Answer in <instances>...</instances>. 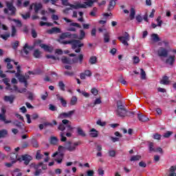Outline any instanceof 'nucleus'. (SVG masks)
Here are the masks:
<instances>
[{
  "label": "nucleus",
  "mask_w": 176,
  "mask_h": 176,
  "mask_svg": "<svg viewBox=\"0 0 176 176\" xmlns=\"http://www.w3.org/2000/svg\"><path fill=\"white\" fill-rule=\"evenodd\" d=\"M1 68L2 67L0 65V78H4L3 79V82L6 85V89L7 90H10V91H12L13 89H12V85L9 84V82H10V80L6 78V74H3V71L1 70Z\"/></svg>",
  "instance_id": "obj_4"
},
{
  "label": "nucleus",
  "mask_w": 176,
  "mask_h": 176,
  "mask_svg": "<svg viewBox=\"0 0 176 176\" xmlns=\"http://www.w3.org/2000/svg\"><path fill=\"white\" fill-rule=\"evenodd\" d=\"M138 119H139L140 122H148L149 120V118L144 115L142 113H138Z\"/></svg>",
  "instance_id": "obj_21"
},
{
  "label": "nucleus",
  "mask_w": 176,
  "mask_h": 176,
  "mask_svg": "<svg viewBox=\"0 0 176 176\" xmlns=\"http://www.w3.org/2000/svg\"><path fill=\"white\" fill-rule=\"evenodd\" d=\"M75 113V110L69 111L67 113H62L58 116L59 119H67V118H71L72 115Z\"/></svg>",
  "instance_id": "obj_11"
},
{
  "label": "nucleus",
  "mask_w": 176,
  "mask_h": 176,
  "mask_svg": "<svg viewBox=\"0 0 176 176\" xmlns=\"http://www.w3.org/2000/svg\"><path fill=\"white\" fill-rule=\"evenodd\" d=\"M118 39H119L122 44L124 46H129V43H127V41H130V35L129 33L125 32L124 36H119L118 37Z\"/></svg>",
  "instance_id": "obj_7"
},
{
  "label": "nucleus",
  "mask_w": 176,
  "mask_h": 176,
  "mask_svg": "<svg viewBox=\"0 0 176 176\" xmlns=\"http://www.w3.org/2000/svg\"><path fill=\"white\" fill-rule=\"evenodd\" d=\"M159 57H167L168 56V50L164 47H160L157 50Z\"/></svg>",
  "instance_id": "obj_8"
},
{
  "label": "nucleus",
  "mask_w": 176,
  "mask_h": 176,
  "mask_svg": "<svg viewBox=\"0 0 176 176\" xmlns=\"http://www.w3.org/2000/svg\"><path fill=\"white\" fill-rule=\"evenodd\" d=\"M140 72H141V78L146 79V74L145 73V71H144L143 69H140Z\"/></svg>",
  "instance_id": "obj_55"
},
{
  "label": "nucleus",
  "mask_w": 176,
  "mask_h": 176,
  "mask_svg": "<svg viewBox=\"0 0 176 176\" xmlns=\"http://www.w3.org/2000/svg\"><path fill=\"white\" fill-rule=\"evenodd\" d=\"M58 87L62 91H65V84H64V82L59 81L58 82Z\"/></svg>",
  "instance_id": "obj_36"
},
{
  "label": "nucleus",
  "mask_w": 176,
  "mask_h": 176,
  "mask_svg": "<svg viewBox=\"0 0 176 176\" xmlns=\"http://www.w3.org/2000/svg\"><path fill=\"white\" fill-rule=\"evenodd\" d=\"M43 158V155L41 154V151H37L36 153V160H41V159Z\"/></svg>",
  "instance_id": "obj_40"
},
{
  "label": "nucleus",
  "mask_w": 176,
  "mask_h": 176,
  "mask_svg": "<svg viewBox=\"0 0 176 176\" xmlns=\"http://www.w3.org/2000/svg\"><path fill=\"white\" fill-rule=\"evenodd\" d=\"M175 170H176L175 166H171L169 169L170 173L168 176H176Z\"/></svg>",
  "instance_id": "obj_31"
},
{
  "label": "nucleus",
  "mask_w": 176,
  "mask_h": 176,
  "mask_svg": "<svg viewBox=\"0 0 176 176\" xmlns=\"http://www.w3.org/2000/svg\"><path fill=\"white\" fill-rule=\"evenodd\" d=\"M42 174V169H36V171L34 172L35 176H39Z\"/></svg>",
  "instance_id": "obj_62"
},
{
  "label": "nucleus",
  "mask_w": 176,
  "mask_h": 176,
  "mask_svg": "<svg viewBox=\"0 0 176 176\" xmlns=\"http://www.w3.org/2000/svg\"><path fill=\"white\" fill-rule=\"evenodd\" d=\"M153 138H154V140H161L162 139V135L159 134V133H155L153 136Z\"/></svg>",
  "instance_id": "obj_57"
},
{
  "label": "nucleus",
  "mask_w": 176,
  "mask_h": 176,
  "mask_svg": "<svg viewBox=\"0 0 176 176\" xmlns=\"http://www.w3.org/2000/svg\"><path fill=\"white\" fill-rule=\"evenodd\" d=\"M32 49H34L33 46H30L28 43H25L23 48V52L25 56H28L30 51L32 50Z\"/></svg>",
  "instance_id": "obj_15"
},
{
  "label": "nucleus",
  "mask_w": 176,
  "mask_h": 176,
  "mask_svg": "<svg viewBox=\"0 0 176 176\" xmlns=\"http://www.w3.org/2000/svg\"><path fill=\"white\" fill-rule=\"evenodd\" d=\"M17 32V30H16V28L14 26H12V34L11 36L13 38L14 36H16V34Z\"/></svg>",
  "instance_id": "obj_52"
},
{
  "label": "nucleus",
  "mask_w": 176,
  "mask_h": 176,
  "mask_svg": "<svg viewBox=\"0 0 176 176\" xmlns=\"http://www.w3.org/2000/svg\"><path fill=\"white\" fill-rule=\"evenodd\" d=\"M49 109H50V111H54L57 109V107L56 106L53 105L52 104H49Z\"/></svg>",
  "instance_id": "obj_60"
},
{
  "label": "nucleus",
  "mask_w": 176,
  "mask_h": 176,
  "mask_svg": "<svg viewBox=\"0 0 176 176\" xmlns=\"http://www.w3.org/2000/svg\"><path fill=\"white\" fill-rule=\"evenodd\" d=\"M61 61L63 64H72V60L71 58H67V56H63Z\"/></svg>",
  "instance_id": "obj_25"
},
{
  "label": "nucleus",
  "mask_w": 176,
  "mask_h": 176,
  "mask_svg": "<svg viewBox=\"0 0 176 176\" xmlns=\"http://www.w3.org/2000/svg\"><path fill=\"white\" fill-rule=\"evenodd\" d=\"M1 113H0V120L1 122H4L6 124H8V123H12V120H7L6 117H5V114L6 113V109L5 108L1 109Z\"/></svg>",
  "instance_id": "obj_9"
},
{
  "label": "nucleus",
  "mask_w": 176,
  "mask_h": 176,
  "mask_svg": "<svg viewBox=\"0 0 176 176\" xmlns=\"http://www.w3.org/2000/svg\"><path fill=\"white\" fill-rule=\"evenodd\" d=\"M87 176H94V171L91 170H89L87 171Z\"/></svg>",
  "instance_id": "obj_64"
},
{
  "label": "nucleus",
  "mask_w": 176,
  "mask_h": 176,
  "mask_svg": "<svg viewBox=\"0 0 176 176\" xmlns=\"http://www.w3.org/2000/svg\"><path fill=\"white\" fill-rule=\"evenodd\" d=\"M10 160H12V163H16V162H17V154L14 153H12L10 155Z\"/></svg>",
  "instance_id": "obj_29"
},
{
  "label": "nucleus",
  "mask_w": 176,
  "mask_h": 176,
  "mask_svg": "<svg viewBox=\"0 0 176 176\" xmlns=\"http://www.w3.org/2000/svg\"><path fill=\"white\" fill-rule=\"evenodd\" d=\"M78 145H80V142H76L72 143V142H66L65 143V146H66V151H69V152H75L76 151V146Z\"/></svg>",
  "instance_id": "obj_5"
},
{
  "label": "nucleus",
  "mask_w": 176,
  "mask_h": 176,
  "mask_svg": "<svg viewBox=\"0 0 176 176\" xmlns=\"http://www.w3.org/2000/svg\"><path fill=\"white\" fill-rule=\"evenodd\" d=\"M173 135V131H167L163 135L164 138H170Z\"/></svg>",
  "instance_id": "obj_49"
},
{
  "label": "nucleus",
  "mask_w": 176,
  "mask_h": 176,
  "mask_svg": "<svg viewBox=\"0 0 176 176\" xmlns=\"http://www.w3.org/2000/svg\"><path fill=\"white\" fill-rule=\"evenodd\" d=\"M10 37V34L6 33V34H1L0 38L3 39L4 41H8V38Z\"/></svg>",
  "instance_id": "obj_44"
},
{
  "label": "nucleus",
  "mask_w": 176,
  "mask_h": 176,
  "mask_svg": "<svg viewBox=\"0 0 176 176\" xmlns=\"http://www.w3.org/2000/svg\"><path fill=\"white\" fill-rule=\"evenodd\" d=\"M20 173V169L16 168L15 170H14L12 172V176H16V175H17V173Z\"/></svg>",
  "instance_id": "obj_63"
},
{
  "label": "nucleus",
  "mask_w": 176,
  "mask_h": 176,
  "mask_svg": "<svg viewBox=\"0 0 176 176\" xmlns=\"http://www.w3.org/2000/svg\"><path fill=\"white\" fill-rule=\"evenodd\" d=\"M96 124H98V126H101V127H104V126L107 125V122H102L101 121V120H98L96 122Z\"/></svg>",
  "instance_id": "obj_45"
},
{
  "label": "nucleus",
  "mask_w": 176,
  "mask_h": 176,
  "mask_svg": "<svg viewBox=\"0 0 176 176\" xmlns=\"http://www.w3.org/2000/svg\"><path fill=\"white\" fill-rule=\"evenodd\" d=\"M135 20L138 23H142L143 18L141 15H138L135 16Z\"/></svg>",
  "instance_id": "obj_61"
},
{
  "label": "nucleus",
  "mask_w": 176,
  "mask_h": 176,
  "mask_svg": "<svg viewBox=\"0 0 176 176\" xmlns=\"http://www.w3.org/2000/svg\"><path fill=\"white\" fill-rule=\"evenodd\" d=\"M60 34L61 32V30L58 28H53L51 30H47V34Z\"/></svg>",
  "instance_id": "obj_22"
},
{
  "label": "nucleus",
  "mask_w": 176,
  "mask_h": 176,
  "mask_svg": "<svg viewBox=\"0 0 176 176\" xmlns=\"http://www.w3.org/2000/svg\"><path fill=\"white\" fill-rule=\"evenodd\" d=\"M32 159V157L28 155L22 156V160H23L24 164H25V166H28V164H30V162H31Z\"/></svg>",
  "instance_id": "obj_18"
},
{
  "label": "nucleus",
  "mask_w": 176,
  "mask_h": 176,
  "mask_svg": "<svg viewBox=\"0 0 176 176\" xmlns=\"http://www.w3.org/2000/svg\"><path fill=\"white\" fill-rule=\"evenodd\" d=\"M141 159V155H133L131 157V162H137V160H140Z\"/></svg>",
  "instance_id": "obj_42"
},
{
  "label": "nucleus",
  "mask_w": 176,
  "mask_h": 176,
  "mask_svg": "<svg viewBox=\"0 0 176 176\" xmlns=\"http://www.w3.org/2000/svg\"><path fill=\"white\" fill-rule=\"evenodd\" d=\"M8 135V130L2 129L0 131V138H5Z\"/></svg>",
  "instance_id": "obj_33"
},
{
  "label": "nucleus",
  "mask_w": 176,
  "mask_h": 176,
  "mask_svg": "<svg viewBox=\"0 0 176 176\" xmlns=\"http://www.w3.org/2000/svg\"><path fill=\"white\" fill-rule=\"evenodd\" d=\"M65 127H67V126L64 125V124H60L58 126V129L60 131H64V130H65Z\"/></svg>",
  "instance_id": "obj_54"
},
{
  "label": "nucleus",
  "mask_w": 176,
  "mask_h": 176,
  "mask_svg": "<svg viewBox=\"0 0 176 176\" xmlns=\"http://www.w3.org/2000/svg\"><path fill=\"white\" fill-rule=\"evenodd\" d=\"M13 124H14V126H16V127H19V128L23 127V122H21L19 120H15L13 122Z\"/></svg>",
  "instance_id": "obj_47"
},
{
  "label": "nucleus",
  "mask_w": 176,
  "mask_h": 176,
  "mask_svg": "<svg viewBox=\"0 0 176 176\" xmlns=\"http://www.w3.org/2000/svg\"><path fill=\"white\" fill-rule=\"evenodd\" d=\"M76 130H77L78 135H80V137H86V133H85L83 129H82V128H80V126H78L76 128Z\"/></svg>",
  "instance_id": "obj_26"
},
{
  "label": "nucleus",
  "mask_w": 176,
  "mask_h": 176,
  "mask_svg": "<svg viewBox=\"0 0 176 176\" xmlns=\"http://www.w3.org/2000/svg\"><path fill=\"white\" fill-rule=\"evenodd\" d=\"M101 98H98L94 100V102L93 103L92 107H94L95 105H98L100 104H101Z\"/></svg>",
  "instance_id": "obj_50"
},
{
  "label": "nucleus",
  "mask_w": 176,
  "mask_h": 176,
  "mask_svg": "<svg viewBox=\"0 0 176 176\" xmlns=\"http://www.w3.org/2000/svg\"><path fill=\"white\" fill-rule=\"evenodd\" d=\"M161 85H170V80H168V76H164L160 81Z\"/></svg>",
  "instance_id": "obj_23"
},
{
  "label": "nucleus",
  "mask_w": 176,
  "mask_h": 176,
  "mask_svg": "<svg viewBox=\"0 0 176 176\" xmlns=\"http://www.w3.org/2000/svg\"><path fill=\"white\" fill-rule=\"evenodd\" d=\"M91 93L94 96H97V94H98V90L97 89H96V88H92L91 89Z\"/></svg>",
  "instance_id": "obj_59"
},
{
  "label": "nucleus",
  "mask_w": 176,
  "mask_h": 176,
  "mask_svg": "<svg viewBox=\"0 0 176 176\" xmlns=\"http://www.w3.org/2000/svg\"><path fill=\"white\" fill-rule=\"evenodd\" d=\"M94 3V1H93V0H87L86 2L84 3V4L77 3L76 5L70 4L66 1V6H70V8H72V9H86L87 6H93Z\"/></svg>",
  "instance_id": "obj_3"
},
{
  "label": "nucleus",
  "mask_w": 176,
  "mask_h": 176,
  "mask_svg": "<svg viewBox=\"0 0 176 176\" xmlns=\"http://www.w3.org/2000/svg\"><path fill=\"white\" fill-rule=\"evenodd\" d=\"M166 64L168 65L173 66L174 65V63H175V56H169L165 61Z\"/></svg>",
  "instance_id": "obj_13"
},
{
  "label": "nucleus",
  "mask_w": 176,
  "mask_h": 176,
  "mask_svg": "<svg viewBox=\"0 0 176 176\" xmlns=\"http://www.w3.org/2000/svg\"><path fill=\"white\" fill-rule=\"evenodd\" d=\"M61 43L63 45H72V49L75 50L76 53H80V48L84 45L79 40L63 41Z\"/></svg>",
  "instance_id": "obj_2"
},
{
  "label": "nucleus",
  "mask_w": 176,
  "mask_h": 176,
  "mask_svg": "<svg viewBox=\"0 0 176 176\" xmlns=\"http://www.w3.org/2000/svg\"><path fill=\"white\" fill-rule=\"evenodd\" d=\"M32 145L34 148H38V146H39V144H38V142L35 140L32 141Z\"/></svg>",
  "instance_id": "obj_58"
},
{
  "label": "nucleus",
  "mask_w": 176,
  "mask_h": 176,
  "mask_svg": "<svg viewBox=\"0 0 176 176\" xmlns=\"http://www.w3.org/2000/svg\"><path fill=\"white\" fill-rule=\"evenodd\" d=\"M15 98H16V96H14V95L5 96L3 98V100L6 102H9L10 104H13Z\"/></svg>",
  "instance_id": "obj_14"
},
{
  "label": "nucleus",
  "mask_w": 176,
  "mask_h": 176,
  "mask_svg": "<svg viewBox=\"0 0 176 176\" xmlns=\"http://www.w3.org/2000/svg\"><path fill=\"white\" fill-rule=\"evenodd\" d=\"M156 21L157 23V27H162V24H163V21H162V16H158L156 19Z\"/></svg>",
  "instance_id": "obj_46"
},
{
  "label": "nucleus",
  "mask_w": 176,
  "mask_h": 176,
  "mask_svg": "<svg viewBox=\"0 0 176 176\" xmlns=\"http://www.w3.org/2000/svg\"><path fill=\"white\" fill-rule=\"evenodd\" d=\"M50 142L52 144V145H56L57 142H58V139L57 137H51Z\"/></svg>",
  "instance_id": "obj_38"
},
{
  "label": "nucleus",
  "mask_w": 176,
  "mask_h": 176,
  "mask_svg": "<svg viewBox=\"0 0 176 176\" xmlns=\"http://www.w3.org/2000/svg\"><path fill=\"white\" fill-rule=\"evenodd\" d=\"M110 36L109 33H106L104 34V43H108L109 42Z\"/></svg>",
  "instance_id": "obj_43"
},
{
  "label": "nucleus",
  "mask_w": 176,
  "mask_h": 176,
  "mask_svg": "<svg viewBox=\"0 0 176 176\" xmlns=\"http://www.w3.org/2000/svg\"><path fill=\"white\" fill-rule=\"evenodd\" d=\"M34 6V12L35 13H38V12L41 10V9H42L43 6L42 3H33L31 6H30V9H32V7Z\"/></svg>",
  "instance_id": "obj_16"
},
{
  "label": "nucleus",
  "mask_w": 176,
  "mask_h": 176,
  "mask_svg": "<svg viewBox=\"0 0 176 176\" xmlns=\"http://www.w3.org/2000/svg\"><path fill=\"white\" fill-rule=\"evenodd\" d=\"M72 34L70 32H65V33H62L60 36V42L61 43V42H63V41H64V39H65V38H71Z\"/></svg>",
  "instance_id": "obj_20"
},
{
  "label": "nucleus",
  "mask_w": 176,
  "mask_h": 176,
  "mask_svg": "<svg viewBox=\"0 0 176 176\" xmlns=\"http://www.w3.org/2000/svg\"><path fill=\"white\" fill-rule=\"evenodd\" d=\"M6 74H15V76L16 78H19L20 76V75H21V67L20 65H18L16 67V70H12V71H10V70H6Z\"/></svg>",
  "instance_id": "obj_12"
},
{
  "label": "nucleus",
  "mask_w": 176,
  "mask_h": 176,
  "mask_svg": "<svg viewBox=\"0 0 176 176\" xmlns=\"http://www.w3.org/2000/svg\"><path fill=\"white\" fill-rule=\"evenodd\" d=\"M4 61L5 63H7V69H12V68H13V65L10 63V62L12 61V59H10V58H6Z\"/></svg>",
  "instance_id": "obj_27"
},
{
  "label": "nucleus",
  "mask_w": 176,
  "mask_h": 176,
  "mask_svg": "<svg viewBox=\"0 0 176 176\" xmlns=\"http://www.w3.org/2000/svg\"><path fill=\"white\" fill-rule=\"evenodd\" d=\"M33 56L35 58H39L41 57V52L38 50H35Z\"/></svg>",
  "instance_id": "obj_41"
},
{
  "label": "nucleus",
  "mask_w": 176,
  "mask_h": 176,
  "mask_svg": "<svg viewBox=\"0 0 176 176\" xmlns=\"http://www.w3.org/2000/svg\"><path fill=\"white\" fill-rule=\"evenodd\" d=\"M16 78L19 79V80L21 83H23L25 87H28V82H27V79H30V76H25L20 74V76Z\"/></svg>",
  "instance_id": "obj_10"
},
{
  "label": "nucleus",
  "mask_w": 176,
  "mask_h": 176,
  "mask_svg": "<svg viewBox=\"0 0 176 176\" xmlns=\"http://www.w3.org/2000/svg\"><path fill=\"white\" fill-rule=\"evenodd\" d=\"M40 25H41V27H43L44 25H47V27H50L51 25H53V23L41 21Z\"/></svg>",
  "instance_id": "obj_51"
},
{
  "label": "nucleus",
  "mask_w": 176,
  "mask_h": 176,
  "mask_svg": "<svg viewBox=\"0 0 176 176\" xmlns=\"http://www.w3.org/2000/svg\"><path fill=\"white\" fill-rule=\"evenodd\" d=\"M12 21L16 23L17 27H21L23 25V24L21 23V21L20 20L14 19H12Z\"/></svg>",
  "instance_id": "obj_56"
},
{
  "label": "nucleus",
  "mask_w": 176,
  "mask_h": 176,
  "mask_svg": "<svg viewBox=\"0 0 176 176\" xmlns=\"http://www.w3.org/2000/svg\"><path fill=\"white\" fill-rule=\"evenodd\" d=\"M78 102V98L76 96H73L70 100V105H76Z\"/></svg>",
  "instance_id": "obj_39"
},
{
  "label": "nucleus",
  "mask_w": 176,
  "mask_h": 176,
  "mask_svg": "<svg viewBox=\"0 0 176 176\" xmlns=\"http://www.w3.org/2000/svg\"><path fill=\"white\" fill-rule=\"evenodd\" d=\"M148 151L150 153H152V152H156V148H155L153 146V142H150L148 144Z\"/></svg>",
  "instance_id": "obj_32"
},
{
  "label": "nucleus",
  "mask_w": 176,
  "mask_h": 176,
  "mask_svg": "<svg viewBox=\"0 0 176 176\" xmlns=\"http://www.w3.org/2000/svg\"><path fill=\"white\" fill-rule=\"evenodd\" d=\"M90 137H92L93 138H96L98 137V131L96 130V129L93 128L90 130V133H89Z\"/></svg>",
  "instance_id": "obj_24"
},
{
  "label": "nucleus",
  "mask_w": 176,
  "mask_h": 176,
  "mask_svg": "<svg viewBox=\"0 0 176 176\" xmlns=\"http://www.w3.org/2000/svg\"><path fill=\"white\" fill-rule=\"evenodd\" d=\"M116 5V2L115 0L110 1L109 4V10H111L115 8Z\"/></svg>",
  "instance_id": "obj_35"
},
{
  "label": "nucleus",
  "mask_w": 176,
  "mask_h": 176,
  "mask_svg": "<svg viewBox=\"0 0 176 176\" xmlns=\"http://www.w3.org/2000/svg\"><path fill=\"white\" fill-rule=\"evenodd\" d=\"M6 6L8 8L4 9V13L6 14H10V16H13L16 14V8L14 6H13V3L10 2H7L6 3Z\"/></svg>",
  "instance_id": "obj_6"
},
{
  "label": "nucleus",
  "mask_w": 176,
  "mask_h": 176,
  "mask_svg": "<svg viewBox=\"0 0 176 176\" xmlns=\"http://www.w3.org/2000/svg\"><path fill=\"white\" fill-rule=\"evenodd\" d=\"M60 141L61 142H67V137H65V133L64 132L60 133Z\"/></svg>",
  "instance_id": "obj_37"
},
{
  "label": "nucleus",
  "mask_w": 176,
  "mask_h": 176,
  "mask_svg": "<svg viewBox=\"0 0 176 176\" xmlns=\"http://www.w3.org/2000/svg\"><path fill=\"white\" fill-rule=\"evenodd\" d=\"M130 20H134V19H135V9L134 8H131L130 10Z\"/></svg>",
  "instance_id": "obj_30"
},
{
  "label": "nucleus",
  "mask_w": 176,
  "mask_h": 176,
  "mask_svg": "<svg viewBox=\"0 0 176 176\" xmlns=\"http://www.w3.org/2000/svg\"><path fill=\"white\" fill-rule=\"evenodd\" d=\"M40 47H41V49H43V50H45V52H49L50 53H52V52H53V47L46 45V44H40Z\"/></svg>",
  "instance_id": "obj_19"
},
{
  "label": "nucleus",
  "mask_w": 176,
  "mask_h": 176,
  "mask_svg": "<svg viewBox=\"0 0 176 176\" xmlns=\"http://www.w3.org/2000/svg\"><path fill=\"white\" fill-rule=\"evenodd\" d=\"M56 98L60 102L62 107L67 108V100H65L63 96H61L60 94H56Z\"/></svg>",
  "instance_id": "obj_17"
},
{
  "label": "nucleus",
  "mask_w": 176,
  "mask_h": 176,
  "mask_svg": "<svg viewBox=\"0 0 176 176\" xmlns=\"http://www.w3.org/2000/svg\"><path fill=\"white\" fill-rule=\"evenodd\" d=\"M116 113L120 118H124V116H134V112L127 111L124 105L122 104L120 102H118L117 104V110L116 111Z\"/></svg>",
  "instance_id": "obj_1"
},
{
  "label": "nucleus",
  "mask_w": 176,
  "mask_h": 176,
  "mask_svg": "<svg viewBox=\"0 0 176 176\" xmlns=\"http://www.w3.org/2000/svg\"><path fill=\"white\" fill-rule=\"evenodd\" d=\"M90 16H91V17H96V14H97V8L94 7L93 8V10L90 12Z\"/></svg>",
  "instance_id": "obj_48"
},
{
  "label": "nucleus",
  "mask_w": 176,
  "mask_h": 176,
  "mask_svg": "<svg viewBox=\"0 0 176 176\" xmlns=\"http://www.w3.org/2000/svg\"><path fill=\"white\" fill-rule=\"evenodd\" d=\"M151 40L153 42H160V37L157 34H151Z\"/></svg>",
  "instance_id": "obj_28"
},
{
  "label": "nucleus",
  "mask_w": 176,
  "mask_h": 176,
  "mask_svg": "<svg viewBox=\"0 0 176 176\" xmlns=\"http://www.w3.org/2000/svg\"><path fill=\"white\" fill-rule=\"evenodd\" d=\"M89 63L91 65H94V64H96L97 63V57L94 56H91L90 58H89Z\"/></svg>",
  "instance_id": "obj_34"
},
{
  "label": "nucleus",
  "mask_w": 176,
  "mask_h": 176,
  "mask_svg": "<svg viewBox=\"0 0 176 176\" xmlns=\"http://www.w3.org/2000/svg\"><path fill=\"white\" fill-rule=\"evenodd\" d=\"M64 75H65L66 76H74L75 74L74 73V72L65 71L64 72Z\"/></svg>",
  "instance_id": "obj_53"
}]
</instances>
